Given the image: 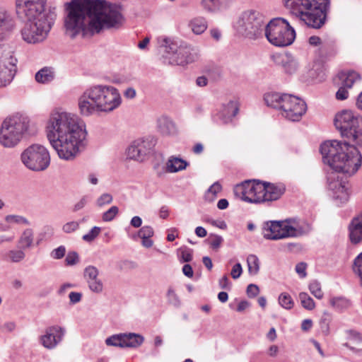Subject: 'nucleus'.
<instances>
[{
    "label": "nucleus",
    "mask_w": 362,
    "mask_h": 362,
    "mask_svg": "<svg viewBox=\"0 0 362 362\" xmlns=\"http://www.w3.org/2000/svg\"><path fill=\"white\" fill-rule=\"evenodd\" d=\"M360 80V75L354 71H342L334 78L335 86H343L351 88L353 84Z\"/></svg>",
    "instance_id": "nucleus-24"
},
{
    "label": "nucleus",
    "mask_w": 362,
    "mask_h": 362,
    "mask_svg": "<svg viewBox=\"0 0 362 362\" xmlns=\"http://www.w3.org/2000/svg\"><path fill=\"white\" fill-rule=\"evenodd\" d=\"M99 269L93 265H88L83 270V278L88 288L96 294L102 293L104 291V284L103 280L99 278Z\"/></svg>",
    "instance_id": "nucleus-17"
},
{
    "label": "nucleus",
    "mask_w": 362,
    "mask_h": 362,
    "mask_svg": "<svg viewBox=\"0 0 362 362\" xmlns=\"http://www.w3.org/2000/svg\"><path fill=\"white\" fill-rule=\"evenodd\" d=\"M154 234L153 229L151 226H145L140 228V230L138 231L137 234L133 236V238L135 239L136 238H151Z\"/></svg>",
    "instance_id": "nucleus-51"
},
{
    "label": "nucleus",
    "mask_w": 362,
    "mask_h": 362,
    "mask_svg": "<svg viewBox=\"0 0 362 362\" xmlns=\"http://www.w3.org/2000/svg\"><path fill=\"white\" fill-rule=\"evenodd\" d=\"M250 24H252V29L254 30L253 32L250 31V35H252L254 38L260 36L263 31L265 32L267 25H265L263 17L261 15H258V16L255 17L254 21L250 23Z\"/></svg>",
    "instance_id": "nucleus-39"
},
{
    "label": "nucleus",
    "mask_w": 362,
    "mask_h": 362,
    "mask_svg": "<svg viewBox=\"0 0 362 362\" xmlns=\"http://www.w3.org/2000/svg\"><path fill=\"white\" fill-rule=\"evenodd\" d=\"M353 270L355 274L358 276L362 285V252L355 258Z\"/></svg>",
    "instance_id": "nucleus-49"
},
{
    "label": "nucleus",
    "mask_w": 362,
    "mask_h": 362,
    "mask_svg": "<svg viewBox=\"0 0 362 362\" xmlns=\"http://www.w3.org/2000/svg\"><path fill=\"white\" fill-rule=\"evenodd\" d=\"M285 5L308 26L320 28L325 23L329 0H285Z\"/></svg>",
    "instance_id": "nucleus-5"
},
{
    "label": "nucleus",
    "mask_w": 362,
    "mask_h": 362,
    "mask_svg": "<svg viewBox=\"0 0 362 362\" xmlns=\"http://www.w3.org/2000/svg\"><path fill=\"white\" fill-rule=\"evenodd\" d=\"M6 259L13 263H18L25 257V253L23 249L11 250L6 254Z\"/></svg>",
    "instance_id": "nucleus-41"
},
{
    "label": "nucleus",
    "mask_w": 362,
    "mask_h": 362,
    "mask_svg": "<svg viewBox=\"0 0 362 362\" xmlns=\"http://www.w3.org/2000/svg\"><path fill=\"white\" fill-rule=\"evenodd\" d=\"M144 337L140 334L134 333H124L122 341L123 348H136L144 342Z\"/></svg>",
    "instance_id": "nucleus-33"
},
{
    "label": "nucleus",
    "mask_w": 362,
    "mask_h": 362,
    "mask_svg": "<svg viewBox=\"0 0 362 362\" xmlns=\"http://www.w3.org/2000/svg\"><path fill=\"white\" fill-rule=\"evenodd\" d=\"M249 23V13L244 12L238 18L235 23L234 28L240 35L247 37L248 35L247 25Z\"/></svg>",
    "instance_id": "nucleus-36"
},
{
    "label": "nucleus",
    "mask_w": 362,
    "mask_h": 362,
    "mask_svg": "<svg viewBox=\"0 0 362 362\" xmlns=\"http://www.w3.org/2000/svg\"><path fill=\"white\" fill-rule=\"evenodd\" d=\"M327 188L333 199L338 204H344L349 201L351 192L346 175L337 172L328 173Z\"/></svg>",
    "instance_id": "nucleus-12"
},
{
    "label": "nucleus",
    "mask_w": 362,
    "mask_h": 362,
    "mask_svg": "<svg viewBox=\"0 0 362 362\" xmlns=\"http://www.w3.org/2000/svg\"><path fill=\"white\" fill-rule=\"evenodd\" d=\"M65 329L58 325L51 326L46 329L45 333L40 338L41 344L48 349H52L62 340Z\"/></svg>",
    "instance_id": "nucleus-19"
},
{
    "label": "nucleus",
    "mask_w": 362,
    "mask_h": 362,
    "mask_svg": "<svg viewBox=\"0 0 362 362\" xmlns=\"http://www.w3.org/2000/svg\"><path fill=\"white\" fill-rule=\"evenodd\" d=\"M54 78V71L51 68L44 67L35 74V80L38 83H47L52 81Z\"/></svg>",
    "instance_id": "nucleus-38"
},
{
    "label": "nucleus",
    "mask_w": 362,
    "mask_h": 362,
    "mask_svg": "<svg viewBox=\"0 0 362 362\" xmlns=\"http://www.w3.org/2000/svg\"><path fill=\"white\" fill-rule=\"evenodd\" d=\"M223 241V238L218 235L211 234L208 238L209 244L213 250H218L221 245Z\"/></svg>",
    "instance_id": "nucleus-52"
},
{
    "label": "nucleus",
    "mask_w": 362,
    "mask_h": 362,
    "mask_svg": "<svg viewBox=\"0 0 362 362\" xmlns=\"http://www.w3.org/2000/svg\"><path fill=\"white\" fill-rule=\"evenodd\" d=\"M179 256L183 262H189L192 259V250L187 247H182L179 250Z\"/></svg>",
    "instance_id": "nucleus-56"
},
{
    "label": "nucleus",
    "mask_w": 362,
    "mask_h": 362,
    "mask_svg": "<svg viewBox=\"0 0 362 362\" xmlns=\"http://www.w3.org/2000/svg\"><path fill=\"white\" fill-rule=\"evenodd\" d=\"M15 21L11 14L4 8H0V35L13 29Z\"/></svg>",
    "instance_id": "nucleus-28"
},
{
    "label": "nucleus",
    "mask_w": 362,
    "mask_h": 362,
    "mask_svg": "<svg viewBox=\"0 0 362 362\" xmlns=\"http://www.w3.org/2000/svg\"><path fill=\"white\" fill-rule=\"evenodd\" d=\"M5 221L9 223H13L25 226L30 225V222L26 218L18 215H7L5 217Z\"/></svg>",
    "instance_id": "nucleus-48"
},
{
    "label": "nucleus",
    "mask_w": 362,
    "mask_h": 362,
    "mask_svg": "<svg viewBox=\"0 0 362 362\" xmlns=\"http://www.w3.org/2000/svg\"><path fill=\"white\" fill-rule=\"evenodd\" d=\"M34 240V233L32 229L27 228L23 230L18 240V247L23 250L30 248Z\"/></svg>",
    "instance_id": "nucleus-35"
},
{
    "label": "nucleus",
    "mask_w": 362,
    "mask_h": 362,
    "mask_svg": "<svg viewBox=\"0 0 362 362\" xmlns=\"http://www.w3.org/2000/svg\"><path fill=\"white\" fill-rule=\"evenodd\" d=\"M222 190V186L218 182H215L207 190L206 199L210 202L214 201L217 194Z\"/></svg>",
    "instance_id": "nucleus-43"
},
{
    "label": "nucleus",
    "mask_w": 362,
    "mask_h": 362,
    "mask_svg": "<svg viewBox=\"0 0 362 362\" xmlns=\"http://www.w3.org/2000/svg\"><path fill=\"white\" fill-rule=\"evenodd\" d=\"M47 0H16V13L22 21L28 23L49 18L55 14L45 9Z\"/></svg>",
    "instance_id": "nucleus-9"
},
{
    "label": "nucleus",
    "mask_w": 362,
    "mask_h": 362,
    "mask_svg": "<svg viewBox=\"0 0 362 362\" xmlns=\"http://www.w3.org/2000/svg\"><path fill=\"white\" fill-rule=\"evenodd\" d=\"M66 254V247L64 245H60L58 247L54 249L51 253L50 256L52 258L54 259H60L64 257Z\"/></svg>",
    "instance_id": "nucleus-59"
},
{
    "label": "nucleus",
    "mask_w": 362,
    "mask_h": 362,
    "mask_svg": "<svg viewBox=\"0 0 362 362\" xmlns=\"http://www.w3.org/2000/svg\"><path fill=\"white\" fill-rule=\"evenodd\" d=\"M79 262V256L76 252L71 251L69 252L66 258L65 263L67 266H74L78 263Z\"/></svg>",
    "instance_id": "nucleus-57"
},
{
    "label": "nucleus",
    "mask_w": 362,
    "mask_h": 362,
    "mask_svg": "<svg viewBox=\"0 0 362 362\" xmlns=\"http://www.w3.org/2000/svg\"><path fill=\"white\" fill-rule=\"evenodd\" d=\"M265 37L272 45L284 47L294 42L296 31L286 19L276 18L267 24Z\"/></svg>",
    "instance_id": "nucleus-8"
},
{
    "label": "nucleus",
    "mask_w": 362,
    "mask_h": 362,
    "mask_svg": "<svg viewBox=\"0 0 362 362\" xmlns=\"http://www.w3.org/2000/svg\"><path fill=\"white\" fill-rule=\"evenodd\" d=\"M80 222L76 221H71L64 223L62 226V231L64 233L69 234L76 232L79 229Z\"/></svg>",
    "instance_id": "nucleus-50"
},
{
    "label": "nucleus",
    "mask_w": 362,
    "mask_h": 362,
    "mask_svg": "<svg viewBox=\"0 0 362 362\" xmlns=\"http://www.w3.org/2000/svg\"><path fill=\"white\" fill-rule=\"evenodd\" d=\"M192 51L189 46H177L175 42L165 40L164 57L170 64L185 66L195 60V55Z\"/></svg>",
    "instance_id": "nucleus-13"
},
{
    "label": "nucleus",
    "mask_w": 362,
    "mask_h": 362,
    "mask_svg": "<svg viewBox=\"0 0 362 362\" xmlns=\"http://www.w3.org/2000/svg\"><path fill=\"white\" fill-rule=\"evenodd\" d=\"M260 267V262L256 255H250V276L258 274Z\"/></svg>",
    "instance_id": "nucleus-53"
},
{
    "label": "nucleus",
    "mask_w": 362,
    "mask_h": 362,
    "mask_svg": "<svg viewBox=\"0 0 362 362\" xmlns=\"http://www.w3.org/2000/svg\"><path fill=\"white\" fill-rule=\"evenodd\" d=\"M348 230L351 243L356 245L362 243V212L351 219Z\"/></svg>",
    "instance_id": "nucleus-22"
},
{
    "label": "nucleus",
    "mask_w": 362,
    "mask_h": 362,
    "mask_svg": "<svg viewBox=\"0 0 362 362\" xmlns=\"http://www.w3.org/2000/svg\"><path fill=\"white\" fill-rule=\"evenodd\" d=\"M155 143L151 138L139 139L134 141L127 149V156L130 159L142 160L150 153Z\"/></svg>",
    "instance_id": "nucleus-15"
},
{
    "label": "nucleus",
    "mask_w": 362,
    "mask_h": 362,
    "mask_svg": "<svg viewBox=\"0 0 362 362\" xmlns=\"http://www.w3.org/2000/svg\"><path fill=\"white\" fill-rule=\"evenodd\" d=\"M306 110L307 105L304 100L288 94L286 100L283 101V108L280 114L288 120L296 122L301 119Z\"/></svg>",
    "instance_id": "nucleus-14"
},
{
    "label": "nucleus",
    "mask_w": 362,
    "mask_h": 362,
    "mask_svg": "<svg viewBox=\"0 0 362 362\" xmlns=\"http://www.w3.org/2000/svg\"><path fill=\"white\" fill-rule=\"evenodd\" d=\"M272 59L276 64L281 66L286 74H293L299 69L298 59L290 53L273 55Z\"/></svg>",
    "instance_id": "nucleus-20"
},
{
    "label": "nucleus",
    "mask_w": 362,
    "mask_h": 362,
    "mask_svg": "<svg viewBox=\"0 0 362 362\" xmlns=\"http://www.w3.org/2000/svg\"><path fill=\"white\" fill-rule=\"evenodd\" d=\"M21 160L28 169L33 171H42L49 166L50 156L45 146L33 144L21 153Z\"/></svg>",
    "instance_id": "nucleus-10"
},
{
    "label": "nucleus",
    "mask_w": 362,
    "mask_h": 362,
    "mask_svg": "<svg viewBox=\"0 0 362 362\" xmlns=\"http://www.w3.org/2000/svg\"><path fill=\"white\" fill-rule=\"evenodd\" d=\"M285 192V187L283 184L267 183L265 202L278 199Z\"/></svg>",
    "instance_id": "nucleus-29"
},
{
    "label": "nucleus",
    "mask_w": 362,
    "mask_h": 362,
    "mask_svg": "<svg viewBox=\"0 0 362 362\" xmlns=\"http://www.w3.org/2000/svg\"><path fill=\"white\" fill-rule=\"evenodd\" d=\"M332 320V316L329 313L325 312L323 313V315L320 321V326L322 332L325 334L328 335L330 332L329 329V325Z\"/></svg>",
    "instance_id": "nucleus-44"
},
{
    "label": "nucleus",
    "mask_w": 362,
    "mask_h": 362,
    "mask_svg": "<svg viewBox=\"0 0 362 362\" xmlns=\"http://www.w3.org/2000/svg\"><path fill=\"white\" fill-rule=\"evenodd\" d=\"M243 273L242 266L240 263H235L230 272V275L233 279H238Z\"/></svg>",
    "instance_id": "nucleus-63"
},
{
    "label": "nucleus",
    "mask_w": 362,
    "mask_h": 362,
    "mask_svg": "<svg viewBox=\"0 0 362 362\" xmlns=\"http://www.w3.org/2000/svg\"><path fill=\"white\" fill-rule=\"evenodd\" d=\"M334 124L342 137L362 146V117L351 110H344L336 114Z\"/></svg>",
    "instance_id": "nucleus-7"
},
{
    "label": "nucleus",
    "mask_w": 362,
    "mask_h": 362,
    "mask_svg": "<svg viewBox=\"0 0 362 362\" xmlns=\"http://www.w3.org/2000/svg\"><path fill=\"white\" fill-rule=\"evenodd\" d=\"M188 26L194 34L201 35L207 29L208 22L204 17L197 16L189 21Z\"/></svg>",
    "instance_id": "nucleus-30"
},
{
    "label": "nucleus",
    "mask_w": 362,
    "mask_h": 362,
    "mask_svg": "<svg viewBox=\"0 0 362 362\" xmlns=\"http://www.w3.org/2000/svg\"><path fill=\"white\" fill-rule=\"evenodd\" d=\"M30 124L28 117L16 113L2 122L0 127V144L6 148L16 146L27 132Z\"/></svg>",
    "instance_id": "nucleus-6"
},
{
    "label": "nucleus",
    "mask_w": 362,
    "mask_h": 362,
    "mask_svg": "<svg viewBox=\"0 0 362 362\" xmlns=\"http://www.w3.org/2000/svg\"><path fill=\"white\" fill-rule=\"evenodd\" d=\"M123 334H115L106 339L107 346H119L123 348Z\"/></svg>",
    "instance_id": "nucleus-47"
},
{
    "label": "nucleus",
    "mask_w": 362,
    "mask_h": 362,
    "mask_svg": "<svg viewBox=\"0 0 362 362\" xmlns=\"http://www.w3.org/2000/svg\"><path fill=\"white\" fill-rule=\"evenodd\" d=\"M320 152L324 163L329 165L332 172L351 176L361 165L362 156L359 151L346 141L325 142L320 146Z\"/></svg>",
    "instance_id": "nucleus-3"
},
{
    "label": "nucleus",
    "mask_w": 362,
    "mask_h": 362,
    "mask_svg": "<svg viewBox=\"0 0 362 362\" xmlns=\"http://www.w3.org/2000/svg\"><path fill=\"white\" fill-rule=\"evenodd\" d=\"M267 183L258 180H250V203L265 202Z\"/></svg>",
    "instance_id": "nucleus-23"
},
{
    "label": "nucleus",
    "mask_w": 362,
    "mask_h": 362,
    "mask_svg": "<svg viewBox=\"0 0 362 362\" xmlns=\"http://www.w3.org/2000/svg\"><path fill=\"white\" fill-rule=\"evenodd\" d=\"M158 128L163 135L173 134L176 132L174 122L167 117H161L158 119Z\"/></svg>",
    "instance_id": "nucleus-31"
},
{
    "label": "nucleus",
    "mask_w": 362,
    "mask_h": 362,
    "mask_svg": "<svg viewBox=\"0 0 362 362\" xmlns=\"http://www.w3.org/2000/svg\"><path fill=\"white\" fill-rule=\"evenodd\" d=\"M299 300L301 305L308 310H312L315 308L313 299L305 292L299 293Z\"/></svg>",
    "instance_id": "nucleus-42"
},
{
    "label": "nucleus",
    "mask_w": 362,
    "mask_h": 362,
    "mask_svg": "<svg viewBox=\"0 0 362 362\" xmlns=\"http://www.w3.org/2000/svg\"><path fill=\"white\" fill-rule=\"evenodd\" d=\"M339 89L336 93V98L339 100H344L346 99L349 96L348 88H346L343 86H337Z\"/></svg>",
    "instance_id": "nucleus-62"
},
{
    "label": "nucleus",
    "mask_w": 362,
    "mask_h": 362,
    "mask_svg": "<svg viewBox=\"0 0 362 362\" xmlns=\"http://www.w3.org/2000/svg\"><path fill=\"white\" fill-rule=\"evenodd\" d=\"M188 163L182 158L177 157H170L166 163V170L169 173H177L185 170Z\"/></svg>",
    "instance_id": "nucleus-34"
},
{
    "label": "nucleus",
    "mask_w": 362,
    "mask_h": 362,
    "mask_svg": "<svg viewBox=\"0 0 362 362\" xmlns=\"http://www.w3.org/2000/svg\"><path fill=\"white\" fill-rule=\"evenodd\" d=\"M279 303L281 307L285 309H291L293 306V300L291 296L286 293H282L279 297Z\"/></svg>",
    "instance_id": "nucleus-45"
},
{
    "label": "nucleus",
    "mask_w": 362,
    "mask_h": 362,
    "mask_svg": "<svg viewBox=\"0 0 362 362\" xmlns=\"http://www.w3.org/2000/svg\"><path fill=\"white\" fill-rule=\"evenodd\" d=\"M307 264L305 262H300L296 266V272L300 278H305L307 275L306 273Z\"/></svg>",
    "instance_id": "nucleus-64"
},
{
    "label": "nucleus",
    "mask_w": 362,
    "mask_h": 362,
    "mask_svg": "<svg viewBox=\"0 0 362 362\" xmlns=\"http://www.w3.org/2000/svg\"><path fill=\"white\" fill-rule=\"evenodd\" d=\"M284 226H286V220L268 221L264 226L263 236L269 240L288 238L286 227Z\"/></svg>",
    "instance_id": "nucleus-16"
},
{
    "label": "nucleus",
    "mask_w": 362,
    "mask_h": 362,
    "mask_svg": "<svg viewBox=\"0 0 362 362\" xmlns=\"http://www.w3.org/2000/svg\"><path fill=\"white\" fill-rule=\"evenodd\" d=\"M202 5L209 13H218L227 9L229 2L228 0H202Z\"/></svg>",
    "instance_id": "nucleus-26"
},
{
    "label": "nucleus",
    "mask_w": 362,
    "mask_h": 362,
    "mask_svg": "<svg viewBox=\"0 0 362 362\" xmlns=\"http://www.w3.org/2000/svg\"><path fill=\"white\" fill-rule=\"evenodd\" d=\"M65 33L71 38L117 28L123 21L119 7L104 0H72L66 6Z\"/></svg>",
    "instance_id": "nucleus-1"
},
{
    "label": "nucleus",
    "mask_w": 362,
    "mask_h": 362,
    "mask_svg": "<svg viewBox=\"0 0 362 362\" xmlns=\"http://www.w3.org/2000/svg\"><path fill=\"white\" fill-rule=\"evenodd\" d=\"M286 232L288 237H298L307 234L311 230L310 225L299 219H286Z\"/></svg>",
    "instance_id": "nucleus-21"
},
{
    "label": "nucleus",
    "mask_w": 362,
    "mask_h": 362,
    "mask_svg": "<svg viewBox=\"0 0 362 362\" xmlns=\"http://www.w3.org/2000/svg\"><path fill=\"white\" fill-rule=\"evenodd\" d=\"M118 212V207L112 206L103 214V220L104 221H111L115 218Z\"/></svg>",
    "instance_id": "nucleus-54"
},
{
    "label": "nucleus",
    "mask_w": 362,
    "mask_h": 362,
    "mask_svg": "<svg viewBox=\"0 0 362 362\" xmlns=\"http://www.w3.org/2000/svg\"><path fill=\"white\" fill-rule=\"evenodd\" d=\"M46 132L50 144L62 159L72 160L85 148L86 131L75 115L52 112Z\"/></svg>",
    "instance_id": "nucleus-2"
},
{
    "label": "nucleus",
    "mask_w": 362,
    "mask_h": 362,
    "mask_svg": "<svg viewBox=\"0 0 362 362\" xmlns=\"http://www.w3.org/2000/svg\"><path fill=\"white\" fill-rule=\"evenodd\" d=\"M167 298L168 302L173 305L178 307L180 305V300L179 299V297L177 296L173 288H168L167 292Z\"/></svg>",
    "instance_id": "nucleus-55"
},
{
    "label": "nucleus",
    "mask_w": 362,
    "mask_h": 362,
    "mask_svg": "<svg viewBox=\"0 0 362 362\" xmlns=\"http://www.w3.org/2000/svg\"><path fill=\"white\" fill-rule=\"evenodd\" d=\"M331 306L337 311H342L350 307V301L344 297H333L329 300Z\"/></svg>",
    "instance_id": "nucleus-40"
},
{
    "label": "nucleus",
    "mask_w": 362,
    "mask_h": 362,
    "mask_svg": "<svg viewBox=\"0 0 362 362\" xmlns=\"http://www.w3.org/2000/svg\"><path fill=\"white\" fill-rule=\"evenodd\" d=\"M234 196L237 199L249 202V180L237 184L233 189Z\"/></svg>",
    "instance_id": "nucleus-32"
},
{
    "label": "nucleus",
    "mask_w": 362,
    "mask_h": 362,
    "mask_svg": "<svg viewBox=\"0 0 362 362\" xmlns=\"http://www.w3.org/2000/svg\"><path fill=\"white\" fill-rule=\"evenodd\" d=\"M288 94H280L279 93H267L264 96V100L267 106L277 109L280 112L283 108V101L286 100Z\"/></svg>",
    "instance_id": "nucleus-27"
},
{
    "label": "nucleus",
    "mask_w": 362,
    "mask_h": 362,
    "mask_svg": "<svg viewBox=\"0 0 362 362\" xmlns=\"http://www.w3.org/2000/svg\"><path fill=\"white\" fill-rule=\"evenodd\" d=\"M309 290L310 293L317 299L323 298V292L321 288L320 283L316 280L311 281L309 284Z\"/></svg>",
    "instance_id": "nucleus-46"
},
{
    "label": "nucleus",
    "mask_w": 362,
    "mask_h": 362,
    "mask_svg": "<svg viewBox=\"0 0 362 362\" xmlns=\"http://www.w3.org/2000/svg\"><path fill=\"white\" fill-rule=\"evenodd\" d=\"M47 19L25 23L21 30L24 41L30 44L42 42L47 36L56 18V14H51Z\"/></svg>",
    "instance_id": "nucleus-11"
},
{
    "label": "nucleus",
    "mask_w": 362,
    "mask_h": 362,
    "mask_svg": "<svg viewBox=\"0 0 362 362\" xmlns=\"http://www.w3.org/2000/svg\"><path fill=\"white\" fill-rule=\"evenodd\" d=\"M100 232V228L94 226L87 234L83 235L82 238L86 242H91L99 235Z\"/></svg>",
    "instance_id": "nucleus-58"
},
{
    "label": "nucleus",
    "mask_w": 362,
    "mask_h": 362,
    "mask_svg": "<svg viewBox=\"0 0 362 362\" xmlns=\"http://www.w3.org/2000/svg\"><path fill=\"white\" fill-rule=\"evenodd\" d=\"M17 59L13 57L0 60V88L6 86L13 78L16 72Z\"/></svg>",
    "instance_id": "nucleus-18"
},
{
    "label": "nucleus",
    "mask_w": 362,
    "mask_h": 362,
    "mask_svg": "<svg viewBox=\"0 0 362 362\" xmlns=\"http://www.w3.org/2000/svg\"><path fill=\"white\" fill-rule=\"evenodd\" d=\"M90 199V197L88 195H85L82 197L81 199L74 204L73 207V211L76 212L84 208L85 206L88 203Z\"/></svg>",
    "instance_id": "nucleus-60"
},
{
    "label": "nucleus",
    "mask_w": 362,
    "mask_h": 362,
    "mask_svg": "<svg viewBox=\"0 0 362 362\" xmlns=\"http://www.w3.org/2000/svg\"><path fill=\"white\" fill-rule=\"evenodd\" d=\"M308 76L312 79L321 81L325 78L324 67L322 64L316 61L312 64V66L308 70Z\"/></svg>",
    "instance_id": "nucleus-37"
},
{
    "label": "nucleus",
    "mask_w": 362,
    "mask_h": 362,
    "mask_svg": "<svg viewBox=\"0 0 362 362\" xmlns=\"http://www.w3.org/2000/svg\"><path fill=\"white\" fill-rule=\"evenodd\" d=\"M239 106L237 102L230 101L227 104L223 105L217 115L218 118L223 124L230 122L233 118L238 114Z\"/></svg>",
    "instance_id": "nucleus-25"
},
{
    "label": "nucleus",
    "mask_w": 362,
    "mask_h": 362,
    "mask_svg": "<svg viewBox=\"0 0 362 362\" xmlns=\"http://www.w3.org/2000/svg\"><path fill=\"white\" fill-rule=\"evenodd\" d=\"M112 202V196L109 193H104L97 199V205L103 206L105 204H110Z\"/></svg>",
    "instance_id": "nucleus-61"
},
{
    "label": "nucleus",
    "mask_w": 362,
    "mask_h": 362,
    "mask_svg": "<svg viewBox=\"0 0 362 362\" xmlns=\"http://www.w3.org/2000/svg\"><path fill=\"white\" fill-rule=\"evenodd\" d=\"M122 98L119 90L107 85H93L84 90L78 98V106L83 116L95 113L111 112L120 106Z\"/></svg>",
    "instance_id": "nucleus-4"
}]
</instances>
